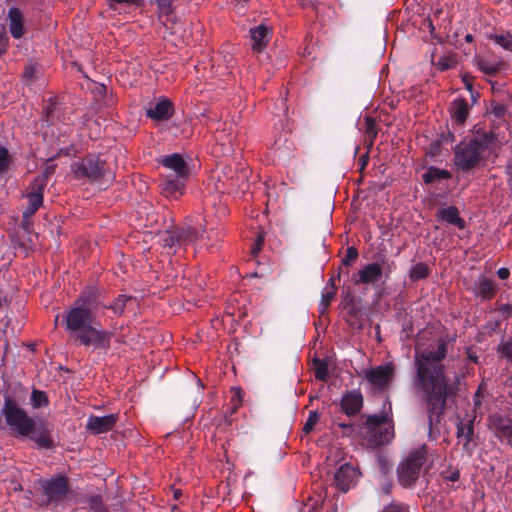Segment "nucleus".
I'll list each match as a JSON object with an SVG mask.
<instances>
[{
  "instance_id": "nucleus-2",
  "label": "nucleus",
  "mask_w": 512,
  "mask_h": 512,
  "mask_svg": "<svg viewBox=\"0 0 512 512\" xmlns=\"http://www.w3.org/2000/svg\"><path fill=\"white\" fill-rule=\"evenodd\" d=\"M99 305L93 293L82 295L65 315L66 329L82 345L107 348L110 333L94 324Z\"/></svg>"
},
{
  "instance_id": "nucleus-15",
  "label": "nucleus",
  "mask_w": 512,
  "mask_h": 512,
  "mask_svg": "<svg viewBox=\"0 0 512 512\" xmlns=\"http://www.w3.org/2000/svg\"><path fill=\"white\" fill-rule=\"evenodd\" d=\"M489 426L501 441L512 442V424L509 418L494 414L489 419Z\"/></svg>"
},
{
  "instance_id": "nucleus-56",
  "label": "nucleus",
  "mask_w": 512,
  "mask_h": 512,
  "mask_svg": "<svg viewBox=\"0 0 512 512\" xmlns=\"http://www.w3.org/2000/svg\"><path fill=\"white\" fill-rule=\"evenodd\" d=\"M93 509L96 511V512H107L106 509L102 506V505H98V502L95 501V505L93 506Z\"/></svg>"
},
{
  "instance_id": "nucleus-31",
  "label": "nucleus",
  "mask_w": 512,
  "mask_h": 512,
  "mask_svg": "<svg viewBox=\"0 0 512 512\" xmlns=\"http://www.w3.org/2000/svg\"><path fill=\"white\" fill-rule=\"evenodd\" d=\"M134 301L133 298L131 297H127L125 295H119L115 301L110 305L108 306V308H110L111 310H113V312L115 314H122L123 311H124V308L132 303ZM107 308V306H105Z\"/></svg>"
},
{
  "instance_id": "nucleus-49",
  "label": "nucleus",
  "mask_w": 512,
  "mask_h": 512,
  "mask_svg": "<svg viewBox=\"0 0 512 512\" xmlns=\"http://www.w3.org/2000/svg\"><path fill=\"white\" fill-rule=\"evenodd\" d=\"M263 241H264L263 236H262V235H259V236L257 237L256 243H255V244H254V246L252 247V253H253V254L258 253V251L261 249V246H262V244H263Z\"/></svg>"
},
{
  "instance_id": "nucleus-30",
  "label": "nucleus",
  "mask_w": 512,
  "mask_h": 512,
  "mask_svg": "<svg viewBox=\"0 0 512 512\" xmlns=\"http://www.w3.org/2000/svg\"><path fill=\"white\" fill-rule=\"evenodd\" d=\"M454 141V135L449 131L447 134H442L441 137L435 140L430 145L429 154L434 157L440 154V146L442 144H450Z\"/></svg>"
},
{
  "instance_id": "nucleus-24",
  "label": "nucleus",
  "mask_w": 512,
  "mask_h": 512,
  "mask_svg": "<svg viewBox=\"0 0 512 512\" xmlns=\"http://www.w3.org/2000/svg\"><path fill=\"white\" fill-rule=\"evenodd\" d=\"M476 64L478 69L487 76H495L502 67L501 61L491 62L485 58H478Z\"/></svg>"
},
{
  "instance_id": "nucleus-53",
  "label": "nucleus",
  "mask_w": 512,
  "mask_h": 512,
  "mask_svg": "<svg viewBox=\"0 0 512 512\" xmlns=\"http://www.w3.org/2000/svg\"><path fill=\"white\" fill-rule=\"evenodd\" d=\"M95 93L98 95H105L107 93V87L103 84L97 85L95 87Z\"/></svg>"
},
{
  "instance_id": "nucleus-61",
  "label": "nucleus",
  "mask_w": 512,
  "mask_h": 512,
  "mask_svg": "<svg viewBox=\"0 0 512 512\" xmlns=\"http://www.w3.org/2000/svg\"><path fill=\"white\" fill-rule=\"evenodd\" d=\"M507 171H508L509 175L512 177V162H509V164L507 166Z\"/></svg>"
},
{
  "instance_id": "nucleus-16",
  "label": "nucleus",
  "mask_w": 512,
  "mask_h": 512,
  "mask_svg": "<svg viewBox=\"0 0 512 512\" xmlns=\"http://www.w3.org/2000/svg\"><path fill=\"white\" fill-rule=\"evenodd\" d=\"M449 112L452 121L457 126H463L469 116L470 108L467 99L464 97H457L454 99L449 107Z\"/></svg>"
},
{
  "instance_id": "nucleus-7",
  "label": "nucleus",
  "mask_w": 512,
  "mask_h": 512,
  "mask_svg": "<svg viewBox=\"0 0 512 512\" xmlns=\"http://www.w3.org/2000/svg\"><path fill=\"white\" fill-rule=\"evenodd\" d=\"M1 414L8 427L19 436H28L33 425V419L14 401L7 398Z\"/></svg>"
},
{
  "instance_id": "nucleus-37",
  "label": "nucleus",
  "mask_w": 512,
  "mask_h": 512,
  "mask_svg": "<svg viewBox=\"0 0 512 512\" xmlns=\"http://www.w3.org/2000/svg\"><path fill=\"white\" fill-rule=\"evenodd\" d=\"M456 65V61L454 58L450 57V56H441L437 63H436V67L440 70V71H446V70H449L451 69L452 67H454Z\"/></svg>"
},
{
  "instance_id": "nucleus-3",
  "label": "nucleus",
  "mask_w": 512,
  "mask_h": 512,
  "mask_svg": "<svg viewBox=\"0 0 512 512\" xmlns=\"http://www.w3.org/2000/svg\"><path fill=\"white\" fill-rule=\"evenodd\" d=\"M66 120L63 104L55 97H50L44 101L37 129L45 140H58L62 134L67 133L69 127Z\"/></svg>"
},
{
  "instance_id": "nucleus-22",
  "label": "nucleus",
  "mask_w": 512,
  "mask_h": 512,
  "mask_svg": "<svg viewBox=\"0 0 512 512\" xmlns=\"http://www.w3.org/2000/svg\"><path fill=\"white\" fill-rule=\"evenodd\" d=\"M438 218L448 224L454 225L459 229L465 227V221L459 216V211L456 207L450 206L442 208L438 211Z\"/></svg>"
},
{
  "instance_id": "nucleus-26",
  "label": "nucleus",
  "mask_w": 512,
  "mask_h": 512,
  "mask_svg": "<svg viewBox=\"0 0 512 512\" xmlns=\"http://www.w3.org/2000/svg\"><path fill=\"white\" fill-rule=\"evenodd\" d=\"M178 234V241H181L182 245L192 244L202 236V234L199 233L196 227H193L191 225L182 228L180 231H178Z\"/></svg>"
},
{
  "instance_id": "nucleus-58",
  "label": "nucleus",
  "mask_w": 512,
  "mask_h": 512,
  "mask_svg": "<svg viewBox=\"0 0 512 512\" xmlns=\"http://www.w3.org/2000/svg\"><path fill=\"white\" fill-rule=\"evenodd\" d=\"M9 162H0V173L5 171Z\"/></svg>"
},
{
  "instance_id": "nucleus-63",
  "label": "nucleus",
  "mask_w": 512,
  "mask_h": 512,
  "mask_svg": "<svg viewBox=\"0 0 512 512\" xmlns=\"http://www.w3.org/2000/svg\"><path fill=\"white\" fill-rule=\"evenodd\" d=\"M358 160H360V161L368 160V155L367 154L361 155Z\"/></svg>"
},
{
  "instance_id": "nucleus-46",
  "label": "nucleus",
  "mask_w": 512,
  "mask_h": 512,
  "mask_svg": "<svg viewBox=\"0 0 512 512\" xmlns=\"http://www.w3.org/2000/svg\"><path fill=\"white\" fill-rule=\"evenodd\" d=\"M502 353L505 357L512 361V339L503 344Z\"/></svg>"
},
{
  "instance_id": "nucleus-25",
  "label": "nucleus",
  "mask_w": 512,
  "mask_h": 512,
  "mask_svg": "<svg viewBox=\"0 0 512 512\" xmlns=\"http://www.w3.org/2000/svg\"><path fill=\"white\" fill-rule=\"evenodd\" d=\"M336 294V287L334 284V280L331 278L322 291V297L319 304L321 313H324L331 301L333 300Z\"/></svg>"
},
{
  "instance_id": "nucleus-57",
  "label": "nucleus",
  "mask_w": 512,
  "mask_h": 512,
  "mask_svg": "<svg viewBox=\"0 0 512 512\" xmlns=\"http://www.w3.org/2000/svg\"><path fill=\"white\" fill-rule=\"evenodd\" d=\"M479 396H480V392H476L475 394V399H474V405L475 407L479 406L480 405V400H479Z\"/></svg>"
},
{
  "instance_id": "nucleus-14",
  "label": "nucleus",
  "mask_w": 512,
  "mask_h": 512,
  "mask_svg": "<svg viewBox=\"0 0 512 512\" xmlns=\"http://www.w3.org/2000/svg\"><path fill=\"white\" fill-rule=\"evenodd\" d=\"M46 178H47V173H45L44 175L37 177L35 179L34 186H35L36 190L27 195L28 206L26 207V209L23 212V216L25 218L32 216L42 205L43 196H42L41 191L44 188V186L46 185Z\"/></svg>"
},
{
  "instance_id": "nucleus-55",
  "label": "nucleus",
  "mask_w": 512,
  "mask_h": 512,
  "mask_svg": "<svg viewBox=\"0 0 512 512\" xmlns=\"http://www.w3.org/2000/svg\"><path fill=\"white\" fill-rule=\"evenodd\" d=\"M158 5L160 8H168L171 5L170 0H158Z\"/></svg>"
},
{
  "instance_id": "nucleus-17",
  "label": "nucleus",
  "mask_w": 512,
  "mask_h": 512,
  "mask_svg": "<svg viewBox=\"0 0 512 512\" xmlns=\"http://www.w3.org/2000/svg\"><path fill=\"white\" fill-rule=\"evenodd\" d=\"M117 416L108 414L105 416H90L86 427L94 434H101L109 431L115 425Z\"/></svg>"
},
{
  "instance_id": "nucleus-5",
  "label": "nucleus",
  "mask_w": 512,
  "mask_h": 512,
  "mask_svg": "<svg viewBox=\"0 0 512 512\" xmlns=\"http://www.w3.org/2000/svg\"><path fill=\"white\" fill-rule=\"evenodd\" d=\"M191 171L187 162H161L162 193L169 198H177L181 195Z\"/></svg>"
},
{
  "instance_id": "nucleus-28",
  "label": "nucleus",
  "mask_w": 512,
  "mask_h": 512,
  "mask_svg": "<svg viewBox=\"0 0 512 512\" xmlns=\"http://www.w3.org/2000/svg\"><path fill=\"white\" fill-rule=\"evenodd\" d=\"M362 130L364 133L365 142L369 145H372L378 134V128L376 126L375 120L372 117L367 116L365 118Z\"/></svg>"
},
{
  "instance_id": "nucleus-50",
  "label": "nucleus",
  "mask_w": 512,
  "mask_h": 512,
  "mask_svg": "<svg viewBox=\"0 0 512 512\" xmlns=\"http://www.w3.org/2000/svg\"><path fill=\"white\" fill-rule=\"evenodd\" d=\"M9 157L10 154L8 149L5 146L0 145V160H9Z\"/></svg>"
},
{
  "instance_id": "nucleus-4",
  "label": "nucleus",
  "mask_w": 512,
  "mask_h": 512,
  "mask_svg": "<svg viewBox=\"0 0 512 512\" xmlns=\"http://www.w3.org/2000/svg\"><path fill=\"white\" fill-rule=\"evenodd\" d=\"M498 140L496 134L483 131L481 128H474V136L469 140L460 142L455 149L456 160H482L489 157L496 148Z\"/></svg>"
},
{
  "instance_id": "nucleus-10",
  "label": "nucleus",
  "mask_w": 512,
  "mask_h": 512,
  "mask_svg": "<svg viewBox=\"0 0 512 512\" xmlns=\"http://www.w3.org/2000/svg\"><path fill=\"white\" fill-rule=\"evenodd\" d=\"M174 111V103L166 97H160L157 102L150 104L146 110V116L152 120L162 122L169 120Z\"/></svg>"
},
{
  "instance_id": "nucleus-45",
  "label": "nucleus",
  "mask_w": 512,
  "mask_h": 512,
  "mask_svg": "<svg viewBox=\"0 0 512 512\" xmlns=\"http://www.w3.org/2000/svg\"><path fill=\"white\" fill-rule=\"evenodd\" d=\"M384 512H409V508L403 504H394L387 507Z\"/></svg>"
},
{
  "instance_id": "nucleus-21",
  "label": "nucleus",
  "mask_w": 512,
  "mask_h": 512,
  "mask_svg": "<svg viewBox=\"0 0 512 512\" xmlns=\"http://www.w3.org/2000/svg\"><path fill=\"white\" fill-rule=\"evenodd\" d=\"M9 29L13 38L20 39L24 35V17L21 10L12 7L8 11Z\"/></svg>"
},
{
  "instance_id": "nucleus-13",
  "label": "nucleus",
  "mask_w": 512,
  "mask_h": 512,
  "mask_svg": "<svg viewBox=\"0 0 512 512\" xmlns=\"http://www.w3.org/2000/svg\"><path fill=\"white\" fill-rule=\"evenodd\" d=\"M41 486L49 501H58L62 499L67 492V483L62 476L42 481Z\"/></svg>"
},
{
  "instance_id": "nucleus-42",
  "label": "nucleus",
  "mask_w": 512,
  "mask_h": 512,
  "mask_svg": "<svg viewBox=\"0 0 512 512\" xmlns=\"http://www.w3.org/2000/svg\"><path fill=\"white\" fill-rule=\"evenodd\" d=\"M358 257V251L354 247H348L346 250L345 258L343 259V264L348 266Z\"/></svg>"
},
{
  "instance_id": "nucleus-11",
  "label": "nucleus",
  "mask_w": 512,
  "mask_h": 512,
  "mask_svg": "<svg viewBox=\"0 0 512 512\" xmlns=\"http://www.w3.org/2000/svg\"><path fill=\"white\" fill-rule=\"evenodd\" d=\"M51 430L47 422L43 420L36 422L33 420V425L28 436L38 447L48 449L53 446Z\"/></svg>"
},
{
  "instance_id": "nucleus-19",
  "label": "nucleus",
  "mask_w": 512,
  "mask_h": 512,
  "mask_svg": "<svg viewBox=\"0 0 512 512\" xmlns=\"http://www.w3.org/2000/svg\"><path fill=\"white\" fill-rule=\"evenodd\" d=\"M271 30L264 24L250 29L252 49L261 52L268 44Z\"/></svg>"
},
{
  "instance_id": "nucleus-44",
  "label": "nucleus",
  "mask_w": 512,
  "mask_h": 512,
  "mask_svg": "<svg viewBox=\"0 0 512 512\" xmlns=\"http://www.w3.org/2000/svg\"><path fill=\"white\" fill-rule=\"evenodd\" d=\"M319 511V500L310 498L308 503L303 508L302 512H318Z\"/></svg>"
},
{
  "instance_id": "nucleus-40",
  "label": "nucleus",
  "mask_w": 512,
  "mask_h": 512,
  "mask_svg": "<svg viewBox=\"0 0 512 512\" xmlns=\"http://www.w3.org/2000/svg\"><path fill=\"white\" fill-rule=\"evenodd\" d=\"M320 419V415L316 412V411H313L309 414V417L304 425V432L305 433H309L312 431L313 427L316 425V423L319 421Z\"/></svg>"
},
{
  "instance_id": "nucleus-6",
  "label": "nucleus",
  "mask_w": 512,
  "mask_h": 512,
  "mask_svg": "<svg viewBox=\"0 0 512 512\" xmlns=\"http://www.w3.org/2000/svg\"><path fill=\"white\" fill-rule=\"evenodd\" d=\"M362 433L373 445L388 443L394 436L392 420L387 413L371 415L367 418Z\"/></svg>"
},
{
  "instance_id": "nucleus-20",
  "label": "nucleus",
  "mask_w": 512,
  "mask_h": 512,
  "mask_svg": "<svg viewBox=\"0 0 512 512\" xmlns=\"http://www.w3.org/2000/svg\"><path fill=\"white\" fill-rule=\"evenodd\" d=\"M362 403L363 398L361 393L357 391H350L343 396L341 407L347 415L352 416L360 411Z\"/></svg>"
},
{
  "instance_id": "nucleus-54",
  "label": "nucleus",
  "mask_w": 512,
  "mask_h": 512,
  "mask_svg": "<svg viewBox=\"0 0 512 512\" xmlns=\"http://www.w3.org/2000/svg\"><path fill=\"white\" fill-rule=\"evenodd\" d=\"M463 81L465 83L466 88L472 93V99L475 100V97L473 95V85L470 81H468V77L466 75L463 77Z\"/></svg>"
},
{
  "instance_id": "nucleus-32",
  "label": "nucleus",
  "mask_w": 512,
  "mask_h": 512,
  "mask_svg": "<svg viewBox=\"0 0 512 512\" xmlns=\"http://www.w3.org/2000/svg\"><path fill=\"white\" fill-rule=\"evenodd\" d=\"M30 401L32 407L35 409L45 407L48 405L47 395L43 391L36 389L32 391Z\"/></svg>"
},
{
  "instance_id": "nucleus-8",
  "label": "nucleus",
  "mask_w": 512,
  "mask_h": 512,
  "mask_svg": "<svg viewBox=\"0 0 512 512\" xmlns=\"http://www.w3.org/2000/svg\"><path fill=\"white\" fill-rule=\"evenodd\" d=\"M427 449L421 446L411 452L409 456L399 465L398 478L403 486H411L420 475V470L426 462Z\"/></svg>"
},
{
  "instance_id": "nucleus-33",
  "label": "nucleus",
  "mask_w": 512,
  "mask_h": 512,
  "mask_svg": "<svg viewBox=\"0 0 512 512\" xmlns=\"http://www.w3.org/2000/svg\"><path fill=\"white\" fill-rule=\"evenodd\" d=\"M178 239H179V234H178V232L165 231V232L161 235V242H162V245H163L164 247L173 248V247H175L177 244H178V245H182V244H181V241H178Z\"/></svg>"
},
{
  "instance_id": "nucleus-59",
  "label": "nucleus",
  "mask_w": 512,
  "mask_h": 512,
  "mask_svg": "<svg viewBox=\"0 0 512 512\" xmlns=\"http://www.w3.org/2000/svg\"><path fill=\"white\" fill-rule=\"evenodd\" d=\"M367 164H368V162H366V161L361 162V166H360V168H359V170H360V172H361V173H363V172H364V170H365V168H366Z\"/></svg>"
},
{
  "instance_id": "nucleus-62",
  "label": "nucleus",
  "mask_w": 512,
  "mask_h": 512,
  "mask_svg": "<svg viewBox=\"0 0 512 512\" xmlns=\"http://www.w3.org/2000/svg\"><path fill=\"white\" fill-rule=\"evenodd\" d=\"M472 432H473V431H472V428H471V427H468V429H467V440H469V439H470V436H471Z\"/></svg>"
},
{
  "instance_id": "nucleus-60",
  "label": "nucleus",
  "mask_w": 512,
  "mask_h": 512,
  "mask_svg": "<svg viewBox=\"0 0 512 512\" xmlns=\"http://www.w3.org/2000/svg\"><path fill=\"white\" fill-rule=\"evenodd\" d=\"M465 41L471 43L473 41V36L471 34H467L465 36Z\"/></svg>"
},
{
  "instance_id": "nucleus-51",
  "label": "nucleus",
  "mask_w": 512,
  "mask_h": 512,
  "mask_svg": "<svg viewBox=\"0 0 512 512\" xmlns=\"http://www.w3.org/2000/svg\"><path fill=\"white\" fill-rule=\"evenodd\" d=\"M497 274L499 276L500 279H507L510 275V272L507 268H500L498 271H497Z\"/></svg>"
},
{
  "instance_id": "nucleus-29",
  "label": "nucleus",
  "mask_w": 512,
  "mask_h": 512,
  "mask_svg": "<svg viewBox=\"0 0 512 512\" xmlns=\"http://www.w3.org/2000/svg\"><path fill=\"white\" fill-rule=\"evenodd\" d=\"M450 177V173L445 169H439L435 167H430L424 174H423V181L426 184L440 181L442 179H447Z\"/></svg>"
},
{
  "instance_id": "nucleus-35",
  "label": "nucleus",
  "mask_w": 512,
  "mask_h": 512,
  "mask_svg": "<svg viewBox=\"0 0 512 512\" xmlns=\"http://www.w3.org/2000/svg\"><path fill=\"white\" fill-rule=\"evenodd\" d=\"M39 71V66L36 64L27 66L23 72L24 81L27 84H32L37 80Z\"/></svg>"
},
{
  "instance_id": "nucleus-12",
  "label": "nucleus",
  "mask_w": 512,
  "mask_h": 512,
  "mask_svg": "<svg viewBox=\"0 0 512 512\" xmlns=\"http://www.w3.org/2000/svg\"><path fill=\"white\" fill-rule=\"evenodd\" d=\"M359 477L358 470L349 465L344 464L339 467L334 476L335 486L342 492H347L352 488Z\"/></svg>"
},
{
  "instance_id": "nucleus-1",
  "label": "nucleus",
  "mask_w": 512,
  "mask_h": 512,
  "mask_svg": "<svg viewBox=\"0 0 512 512\" xmlns=\"http://www.w3.org/2000/svg\"><path fill=\"white\" fill-rule=\"evenodd\" d=\"M446 355V344L439 343L435 351L419 353L416 351L417 384L423 389L427 398L429 423L441 414L448 392L447 380L443 374L440 361Z\"/></svg>"
},
{
  "instance_id": "nucleus-47",
  "label": "nucleus",
  "mask_w": 512,
  "mask_h": 512,
  "mask_svg": "<svg viewBox=\"0 0 512 512\" xmlns=\"http://www.w3.org/2000/svg\"><path fill=\"white\" fill-rule=\"evenodd\" d=\"M109 2L110 6H113L114 4H126L128 6L131 5H139L141 0H107Z\"/></svg>"
},
{
  "instance_id": "nucleus-39",
  "label": "nucleus",
  "mask_w": 512,
  "mask_h": 512,
  "mask_svg": "<svg viewBox=\"0 0 512 512\" xmlns=\"http://www.w3.org/2000/svg\"><path fill=\"white\" fill-rule=\"evenodd\" d=\"M315 377L318 380L325 381L328 376V369L326 364L321 361H316Z\"/></svg>"
},
{
  "instance_id": "nucleus-23",
  "label": "nucleus",
  "mask_w": 512,
  "mask_h": 512,
  "mask_svg": "<svg viewBox=\"0 0 512 512\" xmlns=\"http://www.w3.org/2000/svg\"><path fill=\"white\" fill-rule=\"evenodd\" d=\"M101 162H78L77 166H73L72 169L76 174L96 178L101 173Z\"/></svg>"
},
{
  "instance_id": "nucleus-52",
  "label": "nucleus",
  "mask_w": 512,
  "mask_h": 512,
  "mask_svg": "<svg viewBox=\"0 0 512 512\" xmlns=\"http://www.w3.org/2000/svg\"><path fill=\"white\" fill-rule=\"evenodd\" d=\"M459 167L462 169V170H469L473 167V164L475 162H467V161H464V162H456Z\"/></svg>"
},
{
  "instance_id": "nucleus-9",
  "label": "nucleus",
  "mask_w": 512,
  "mask_h": 512,
  "mask_svg": "<svg viewBox=\"0 0 512 512\" xmlns=\"http://www.w3.org/2000/svg\"><path fill=\"white\" fill-rule=\"evenodd\" d=\"M395 373V366L392 362L363 369L361 377L367 382L370 390L373 392H381L389 388Z\"/></svg>"
},
{
  "instance_id": "nucleus-34",
  "label": "nucleus",
  "mask_w": 512,
  "mask_h": 512,
  "mask_svg": "<svg viewBox=\"0 0 512 512\" xmlns=\"http://www.w3.org/2000/svg\"><path fill=\"white\" fill-rule=\"evenodd\" d=\"M494 284L491 280L482 278L478 283V293L485 298H489L493 295Z\"/></svg>"
},
{
  "instance_id": "nucleus-36",
  "label": "nucleus",
  "mask_w": 512,
  "mask_h": 512,
  "mask_svg": "<svg viewBox=\"0 0 512 512\" xmlns=\"http://www.w3.org/2000/svg\"><path fill=\"white\" fill-rule=\"evenodd\" d=\"M487 110L492 113L495 117L497 118H503L507 112V107L506 105L502 104V103H499L498 101L496 100H492L490 102V105L489 107L487 108Z\"/></svg>"
},
{
  "instance_id": "nucleus-18",
  "label": "nucleus",
  "mask_w": 512,
  "mask_h": 512,
  "mask_svg": "<svg viewBox=\"0 0 512 512\" xmlns=\"http://www.w3.org/2000/svg\"><path fill=\"white\" fill-rule=\"evenodd\" d=\"M356 284H376L381 280L382 268L378 263H370L359 270Z\"/></svg>"
},
{
  "instance_id": "nucleus-43",
  "label": "nucleus",
  "mask_w": 512,
  "mask_h": 512,
  "mask_svg": "<svg viewBox=\"0 0 512 512\" xmlns=\"http://www.w3.org/2000/svg\"><path fill=\"white\" fill-rule=\"evenodd\" d=\"M56 157H76V150L72 146H66L59 149Z\"/></svg>"
},
{
  "instance_id": "nucleus-27",
  "label": "nucleus",
  "mask_w": 512,
  "mask_h": 512,
  "mask_svg": "<svg viewBox=\"0 0 512 512\" xmlns=\"http://www.w3.org/2000/svg\"><path fill=\"white\" fill-rule=\"evenodd\" d=\"M488 38L503 49L512 52V31L491 34Z\"/></svg>"
},
{
  "instance_id": "nucleus-41",
  "label": "nucleus",
  "mask_w": 512,
  "mask_h": 512,
  "mask_svg": "<svg viewBox=\"0 0 512 512\" xmlns=\"http://www.w3.org/2000/svg\"><path fill=\"white\" fill-rule=\"evenodd\" d=\"M156 160H192V155L187 153H172L168 155H164L161 158H157Z\"/></svg>"
},
{
  "instance_id": "nucleus-64",
  "label": "nucleus",
  "mask_w": 512,
  "mask_h": 512,
  "mask_svg": "<svg viewBox=\"0 0 512 512\" xmlns=\"http://www.w3.org/2000/svg\"><path fill=\"white\" fill-rule=\"evenodd\" d=\"M458 477H459V474L458 473H454V474H452L451 479L454 481V480H457Z\"/></svg>"
},
{
  "instance_id": "nucleus-48",
  "label": "nucleus",
  "mask_w": 512,
  "mask_h": 512,
  "mask_svg": "<svg viewBox=\"0 0 512 512\" xmlns=\"http://www.w3.org/2000/svg\"><path fill=\"white\" fill-rule=\"evenodd\" d=\"M8 37L3 30H0V56L6 51Z\"/></svg>"
},
{
  "instance_id": "nucleus-38",
  "label": "nucleus",
  "mask_w": 512,
  "mask_h": 512,
  "mask_svg": "<svg viewBox=\"0 0 512 512\" xmlns=\"http://www.w3.org/2000/svg\"><path fill=\"white\" fill-rule=\"evenodd\" d=\"M428 274V269L424 264H417L411 269V277L413 279H421L426 277Z\"/></svg>"
}]
</instances>
